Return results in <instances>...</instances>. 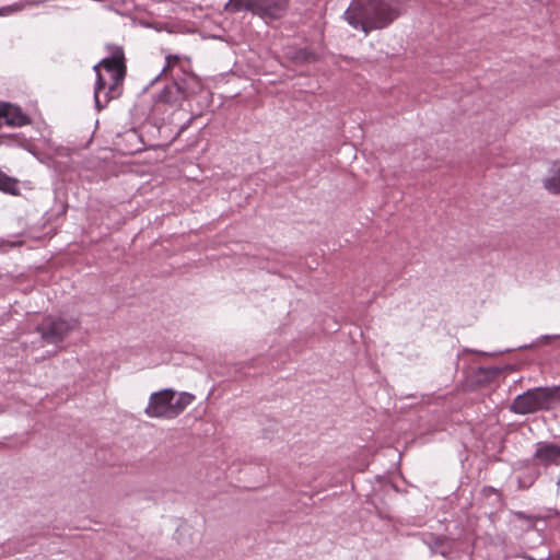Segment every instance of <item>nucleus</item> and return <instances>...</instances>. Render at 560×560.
<instances>
[{"instance_id":"f03ea898","label":"nucleus","mask_w":560,"mask_h":560,"mask_svg":"<svg viewBox=\"0 0 560 560\" xmlns=\"http://www.w3.org/2000/svg\"><path fill=\"white\" fill-rule=\"evenodd\" d=\"M96 73L94 105L97 110L120 96L126 75L125 55L121 47H114L112 55L93 67Z\"/></svg>"},{"instance_id":"4468645a","label":"nucleus","mask_w":560,"mask_h":560,"mask_svg":"<svg viewBox=\"0 0 560 560\" xmlns=\"http://www.w3.org/2000/svg\"><path fill=\"white\" fill-rule=\"evenodd\" d=\"M32 4H33L32 1L22 0V1L15 2L10 5L1 7L0 8V16L12 15L16 12H20V11L26 9L27 7H31Z\"/></svg>"},{"instance_id":"9d476101","label":"nucleus","mask_w":560,"mask_h":560,"mask_svg":"<svg viewBox=\"0 0 560 560\" xmlns=\"http://www.w3.org/2000/svg\"><path fill=\"white\" fill-rule=\"evenodd\" d=\"M0 144L7 145V147H20L28 152H31L33 155L36 156V153L34 151V147L28 138H26L22 132L12 133V135H1L0 136Z\"/></svg>"},{"instance_id":"f257e3e1","label":"nucleus","mask_w":560,"mask_h":560,"mask_svg":"<svg viewBox=\"0 0 560 560\" xmlns=\"http://www.w3.org/2000/svg\"><path fill=\"white\" fill-rule=\"evenodd\" d=\"M404 0H352L343 19L365 35L390 25L404 10Z\"/></svg>"},{"instance_id":"f8f14e48","label":"nucleus","mask_w":560,"mask_h":560,"mask_svg":"<svg viewBox=\"0 0 560 560\" xmlns=\"http://www.w3.org/2000/svg\"><path fill=\"white\" fill-rule=\"evenodd\" d=\"M194 398V395L189 393L183 392L177 394L174 390L173 402L176 411V417L179 416L187 408V406H189L192 402Z\"/></svg>"},{"instance_id":"6ab92c4d","label":"nucleus","mask_w":560,"mask_h":560,"mask_svg":"<svg viewBox=\"0 0 560 560\" xmlns=\"http://www.w3.org/2000/svg\"><path fill=\"white\" fill-rule=\"evenodd\" d=\"M128 137H130V138H136V137H137V133H136V132H133V131H132V132H129V133H128Z\"/></svg>"},{"instance_id":"0eeeda50","label":"nucleus","mask_w":560,"mask_h":560,"mask_svg":"<svg viewBox=\"0 0 560 560\" xmlns=\"http://www.w3.org/2000/svg\"><path fill=\"white\" fill-rule=\"evenodd\" d=\"M30 121L28 116L20 107L10 103H0V126L22 127Z\"/></svg>"},{"instance_id":"a211bd4d","label":"nucleus","mask_w":560,"mask_h":560,"mask_svg":"<svg viewBox=\"0 0 560 560\" xmlns=\"http://www.w3.org/2000/svg\"><path fill=\"white\" fill-rule=\"evenodd\" d=\"M557 338H560V335H544L541 337H539L536 341H535V346H541V345H545L547 343L549 340H553V339H557Z\"/></svg>"},{"instance_id":"ddd939ff","label":"nucleus","mask_w":560,"mask_h":560,"mask_svg":"<svg viewBox=\"0 0 560 560\" xmlns=\"http://www.w3.org/2000/svg\"><path fill=\"white\" fill-rule=\"evenodd\" d=\"M288 57L296 63H304L315 59V55L305 48L288 51Z\"/></svg>"},{"instance_id":"9b49d317","label":"nucleus","mask_w":560,"mask_h":560,"mask_svg":"<svg viewBox=\"0 0 560 560\" xmlns=\"http://www.w3.org/2000/svg\"><path fill=\"white\" fill-rule=\"evenodd\" d=\"M544 188L553 195H560V164H556L550 174L542 179Z\"/></svg>"},{"instance_id":"20e7f679","label":"nucleus","mask_w":560,"mask_h":560,"mask_svg":"<svg viewBox=\"0 0 560 560\" xmlns=\"http://www.w3.org/2000/svg\"><path fill=\"white\" fill-rule=\"evenodd\" d=\"M288 7L289 0H229L224 10L232 13L246 11L268 21L281 19Z\"/></svg>"},{"instance_id":"6e6552de","label":"nucleus","mask_w":560,"mask_h":560,"mask_svg":"<svg viewBox=\"0 0 560 560\" xmlns=\"http://www.w3.org/2000/svg\"><path fill=\"white\" fill-rule=\"evenodd\" d=\"M535 458L545 466L560 464V444L538 442L534 454Z\"/></svg>"},{"instance_id":"7ed1b4c3","label":"nucleus","mask_w":560,"mask_h":560,"mask_svg":"<svg viewBox=\"0 0 560 560\" xmlns=\"http://www.w3.org/2000/svg\"><path fill=\"white\" fill-rule=\"evenodd\" d=\"M556 401H560V386L535 387L517 395L510 410L516 415H528L548 410Z\"/></svg>"},{"instance_id":"39448f33","label":"nucleus","mask_w":560,"mask_h":560,"mask_svg":"<svg viewBox=\"0 0 560 560\" xmlns=\"http://www.w3.org/2000/svg\"><path fill=\"white\" fill-rule=\"evenodd\" d=\"M79 322L75 318L46 317L37 327L40 340L44 343L57 345L62 341L70 331L77 329Z\"/></svg>"},{"instance_id":"dca6fc26","label":"nucleus","mask_w":560,"mask_h":560,"mask_svg":"<svg viewBox=\"0 0 560 560\" xmlns=\"http://www.w3.org/2000/svg\"><path fill=\"white\" fill-rule=\"evenodd\" d=\"M179 61V56L177 55H167L165 57V66L162 69V73H166L168 70H171L177 62Z\"/></svg>"},{"instance_id":"423d86ee","label":"nucleus","mask_w":560,"mask_h":560,"mask_svg":"<svg viewBox=\"0 0 560 560\" xmlns=\"http://www.w3.org/2000/svg\"><path fill=\"white\" fill-rule=\"evenodd\" d=\"M173 399L174 390L170 388L152 393L144 409V413L149 418L174 419L176 418V411Z\"/></svg>"},{"instance_id":"2eb2a0df","label":"nucleus","mask_w":560,"mask_h":560,"mask_svg":"<svg viewBox=\"0 0 560 560\" xmlns=\"http://www.w3.org/2000/svg\"><path fill=\"white\" fill-rule=\"evenodd\" d=\"M15 188V182L0 171V190L11 192Z\"/></svg>"},{"instance_id":"1a4fd4ad","label":"nucleus","mask_w":560,"mask_h":560,"mask_svg":"<svg viewBox=\"0 0 560 560\" xmlns=\"http://www.w3.org/2000/svg\"><path fill=\"white\" fill-rule=\"evenodd\" d=\"M186 97V92L183 86L174 81L164 86V89L159 93L158 100L160 102L170 104V105H178Z\"/></svg>"},{"instance_id":"f3484780","label":"nucleus","mask_w":560,"mask_h":560,"mask_svg":"<svg viewBox=\"0 0 560 560\" xmlns=\"http://www.w3.org/2000/svg\"><path fill=\"white\" fill-rule=\"evenodd\" d=\"M425 544L432 551H436L443 544L442 537H430L429 540H425Z\"/></svg>"}]
</instances>
